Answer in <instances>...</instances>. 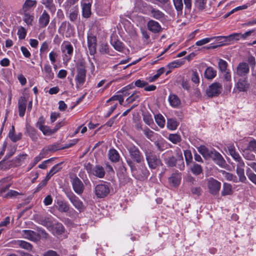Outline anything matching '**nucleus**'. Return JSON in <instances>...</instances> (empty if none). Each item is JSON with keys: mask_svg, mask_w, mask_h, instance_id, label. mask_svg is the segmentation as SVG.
Segmentation results:
<instances>
[{"mask_svg": "<svg viewBox=\"0 0 256 256\" xmlns=\"http://www.w3.org/2000/svg\"><path fill=\"white\" fill-rule=\"evenodd\" d=\"M198 151L206 160L212 159L217 165L224 168L226 165V160L222 156L214 149H209L202 145L197 148Z\"/></svg>", "mask_w": 256, "mask_h": 256, "instance_id": "obj_1", "label": "nucleus"}, {"mask_svg": "<svg viewBox=\"0 0 256 256\" xmlns=\"http://www.w3.org/2000/svg\"><path fill=\"white\" fill-rule=\"evenodd\" d=\"M76 74L75 77L76 85L77 88H81L86 80V66L82 60L79 61L76 66Z\"/></svg>", "mask_w": 256, "mask_h": 256, "instance_id": "obj_2", "label": "nucleus"}, {"mask_svg": "<svg viewBox=\"0 0 256 256\" xmlns=\"http://www.w3.org/2000/svg\"><path fill=\"white\" fill-rule=\"evenodd\" d=\"M146 158L149 167L152 169L156 168L161 164V161L159 158L150 150H144Z\"/></svg>", "mask_w": 256, "mask_h": 256, "instance_id": "obj_3", "label": "nucleus"}, {"mask_svg": "<svg viewBox=\"0 0 256 256\" xmlns=\"http://www.w3.org/2000/svg\"><path fill=\"white\" fill-rule=\"evenodd\" d=\"M131 158L137 163L140 164L144 162V158L138 148L134 144H130L127 147Z\"/></svg>", "mask_w": 256, "mask_h": 256, "instance_id": "obj_4", "label": "nucleus"}, {"mask_svg": "<svg viewBox=\"0 0 256 256\" xmlns=\"http://www.w3.org/2000/svg\"><path fill=\"white\" fill-rule=\"evenodd\" d=\"M222 90V86L221 84L214 82L212 83L207 88L206 94L208 98H213L219 96Z\"/></svg>", "mask_w": 256, "mask_h": 256, "instance_id": "obj_5", "label": "nucleus"}, {"mask_svg": "<svg viewBox=\"0 0 256 256\" xmlns=\"http://www.w3.org/2000/svg\"><path fill=\"white\" fill-rule=\"evenodd\" d=\"M66 196L74 206L80 212H83L84 210V206L82 201L76 196L72 192H66Z\"/></svg>", "mask_w": 256, "mask_h": 256, "instance_id": "obj_6", "label": "nucleus"}, {"mask_svg": "<svg viewBox=\"0 0 256 256\" xmlns=\"http://www.w3.org/2000/svg\"><path fill=\"white\" fill-rule=\"evenodd\" d=\"M207 186L210 192L213 195L218 194L221 187V183L212 178L208 180Z\"/></svg>", "mask_w": 256, "mask_h": 256, "instance_id": "obj_7", "label": "nucleus"}, {"mask_svg": "<svg viewBox=\"0 0 256 256\" xmlns=\"http://www.w3.org/2000/svg\"><path fill=\"white\" fill-rule=\"evenodd\" d=\"M94 192L98 198H104L110 192V187L106 182L98 184L95 188Z\"/></svg>", "mask_w": 256, "mask_h": 256, "instance_id": "obj_8", "label": "nucleus"}, {"mask_svg": "<svg viewBox=\"0 0 256 256\" xmlns=\"http://www.w3.org/2000/svg\"><path fill=\"white\" fill-rule=\"evenodd\" d=\"M70 182L74 192L78 195L82 194L84 189V186L81 180L76 176L70 178Z\"/></svg>", "mask_w": 256, "mask_h": 256, "instance_id": "obj_9", "label": "nucleus"}, {"mask_svg": "<svg viewBox=\"0 0 256 256\" xmlns=\"http://www.w3.org/2000/svg\"><path fill=\"white\" fill-rule=\"evenodd\" d=\"M60 48L62 54L65 56L66 61H69L73 54L74 48L72 44L68 41H64Z\"/></svg>", "mask_w": 256, "mask_h": 256, "instance_id": "obj_10", "label": "nucleus"}, {"mask_svg": "<svg viewBox=\"0 0 256 256\" xmlns=\"http://www.w3.org/2000/svg\"><path fill=\"white\" fill-rule=\"evenodd\" d=\"M37 4L38 2L36 0H26L22 4L20 12L34 13Z\"/></svg>", "mask_w": 256, "mask_h": 256, "instance_id": "obj_11", "label": "nucleus"}, {"mask_svg": "<svg viewBox=\"0 0 256 256\" xmlns=\"http://www.w3.org/2000/svg\"><path fill=\"white\" fill-rule=\"evenodd\" d=\"M21 234L23 238L32 242H37L40 240V235L32 230H23Z\"/></svg>", "mask_w": 256, "mask_h": 256, "instance_id": "obj_12", "label": "nucleus"}, {"mask_svg": "<svg viewBox=\"0 0 256 256\" xmlns=\"http://www.w3.org/2000/svg\"><path fill=\"white\" fill-rule=\"evenodd\" d=\"M88 46L90 55H94L96 52V38L92 34L88 35Z\"/></svg>", "mask_w": 256, "mask_h": 256, "instance_id": "obj_13", "label": "nucleus"}, {"mask_svg": "<svg viewBox=\"0 0 256 256\" xmlns=\"http://www.w3.org/2000/svg\"><path fill=\"white\" fill-rule=\"evenodd\" d=\"M157 149L160 151H163L167 148L168 144L166 140L160 134L156 135V137L153 141Z\"/></svg>", "mask_w": 256, "mask_h": 256, "instance_id": "obj_14", "label": "nucleus"}, {"mask_svg": "<svg viewBox=\"0 0 256 256\" xmlns=\"http://www.w3.org/2000/svg\"><path fill=\"white\" fill-rule=\"evenodd\" d=\"M181 178L182 177L180 173L176 172L172 174L168 178V183L171 186L177 187L180 183Z\"/></svg>", "mask_w": 256, "mask_h": 256, "instance_id": "obj_15", "label": "nucleus"}, {"mask_svg": "<svg viewBox=\"0 0 256 256\" xmlns=\"http://www.w3.org/2000/svg\"><path fill=\"white\" fill-rule=\"evenodd\" d=\"M147 27L148 30L153 33H158L162 30L160 24L156 21L151 20L148 22Z\"/></svg>", "mask_w": 256, "mask_h": 256, "instance_id": "obj_16", "label": "nucleus"}, {"mask_svg": "<svg viewBox=\"0 0 256 256\" xmlns=\"http://www.w3.org/2000/svg\"><path fill=\"white\" fill-rule=\"evenodd\" d=\"M56 208L60 212H67L70 210V205L64 200L58 199L56 202Z\"/></svg>", "mask_w": 256, "mask_h": 256, "instance_id": "obj_17", "label": "nucleus"}, {"mask_svg": "<svg viewBox=\"0 0 256 256\" xmlns=\"http://www.w3.org/2000/svg\"><path fill=\"white\" fill-rule=\"evenodd\" d=\"M50 20V16L48 12L44 10L38 18V23L40 28L46 27Z\"/></svg>", "mask_w": 256, "mask_h": 256, "instance_id": "obj_18", "label": "nucleus"}, {"mask_svg": "<svg viewBox=\"0 0 256 256\" xmlns=\"http://www.w3.org/2000/svg\"><path fill=\"white\" fill-rule=\"evenodd\" d=\"M248 65L246 62H241L238 64L236 68L237 74L240 76H244L249 72Z\"/></svg>", "mask_w": 256, "mask_h": 256, "instance_id": "obj_19", "label": "nucleus"}, {"mask_svg": "<svg viewBox=\"0 0 256 256\" xmlns=\"http://www.w3.org/2000/svg\"><path fill=\"white\" fill-rule=\"evenodd\" d=\"M27 100L24 96H21L18 100L19 116L23 117L25 114Z\"/></svg>", "mask_w": 256, "mask_h": 256, "instance_id": "obj_20", "label": "nucleus"}, {"mask_svg": "<svg viewBox=\"0 0 256 256\" xmlns=\"http://www.w3.org/2000/svg\"><path fill=\"white\" fill-rule=\"evenodd\" d=\"M150 14L154 18L160 21L164 20V14L158 9L152 8L150 10Z\"/></svg>", "mask_w": 256, "mask_h": 256, "instance_id": "obj_21", "label": "nucleus"}, {"mask_svg": "<svg viewBox=\"0 0 256 256\" xmlns=\"http://www.w3.org/2000/svg\"><path fill=\"white\" fill-rule=\"evenodd\" d=\"M23 21L28 26H32L34 18V13L22 12Z\"/></svg>", "mask_w": 256, "mask_h": 256, "instance_id": "obj_22", "label": "nucleus"}, {"mask_svg": "<svg viewBox=\"0 0 256 256\" xmlns=\"http://www.w3.org/2000/svg\"><path fill=\"white\" fill-rule=\"evenodd\" d=\"M168 100L170 106L174 108H178L180 106L181 101L176 94H170Z\"/></svg>", "mask_w": 256, "mask_h": 256, "instance_id": "obj_23", "label": "nucleus"}, {"mask_svg": "<svg viewBox=\"0 0 256 256\" xmlns=\"http://www.w3.org/2000/svg\"><path fill=\"white\" fill-rule=\"evenodd\" d=\"M239 92H246L250 87V84L246 80L240 79L236 86Z\"/></svg>", "mask_w": 256, "mask_h": 256, "instance_id": "obj_24", "label": "nucleus"}, {"mask_svg": "<svg viewBox=\"0 0 256 256\" xmlns=\"http://www.w3.org/2000/svg\"><path fill=\"white\" fill-rule=\"evenodd\" d=\"M26 130L28 136L31 138L32 140L36 142L38 140V136L36 130L32 127L30 124H26Z\"/></svg>", "mask_w": 256, "mask_h": 256, "instance_id": "obj_25", "label": "nucleus"}, {"mask_svg": "<svg viewBox=\"0 0 256 256\" xmlns=\"http://www.w3.org/2000/svg\"><path fill=\"white\" fill-rule=\"evenodd\" d=\"M42 72L44 73L46 79L50 80L54 78V74L52 72L51 66L48 64H45L44 68L42 69Z\"/></svg>", "mask_w": 256, "mask_h": 256, "instance_id": "obj_26", "label": "nucleus"}, {"mask_svg": "<svg viewBox=\"0 0 256 256\" xmlns=\"http://www.w3.org/2000/svg\"><path fill=\"white\" fill-rule=\"evenodd\" d=\"M92 174L99 178H103L105 175V171L102 166L96 165L94 167Z\"/></svg>", "mask_w": 256, "mask_h": 256, "instance_id": "obj_27", "label": "nucleus"}, {"mask_svg": "<svg viewBox=\"0 0 256 256\" xmlns=\"http://www.w3.org/2000/svg\"><path fill=\"white\" fill-rule=\"evenodd\" d=\"M216 70L214 68L209 66L205 70L204 76L206 78L212 80L216 76Z\"/></svg>", "mask_w": 256, "mask_h": 256, "instance_id": "obj_28", "label": "nucleus"}, {"mask_svg": "<svg viewBox=\"0 0 256 256\" xmlns=\"http://www.w3.org/2000/svg\"><path fill=\"white\" fill-rule=\"evenodd\" d=\"M108 156L110 160L114 162H118L120 158L118 152L114 148H111L109 150Z\"/></svg>", "mask_w": 256, "mask_h": 256, "instance_id": "obj_29", "label": "nucleus"}, {"mask_svg": "<svg viewBox=\"0 0 256 256\" xmlns=\"http://www.w3.org/2000/svg\"><path fill=\"white\" fill-rule=\"evenodd\" d=\"M190 170L195 176H198L203 173L202 167L196 162H194L190 166Z\"/></svg>", "mask_w": 256, "mask_h": 256, "instance_id": "obj_30", "label": "nucleus"}, {"mask_svg": "<svg viewBox=\"0 0 256 256\" xmlns=\"http://www.w3.org/2000/svg\"><path fill=\"white\" fill-rule=\"evenodd\" d=\"M82 16L84 18H88L91 15V4L88 2V3H84L82 4Z\"/></svg>", "mask_w": 256, "mask_h": 256, "instance_id": "obj_31", "label": "nucleus"}, {"mask_svg": "<svg viewBox=\"0 0 256 256\" xmlns=\"http://www.w3.org/2000/svg\"><path fill=\"white\" fill-rule=\"evenodd\" d=\"M69 16L68 18L72 22H75L78 17V8L77 6L72 8L71 9H69Z\"/></svg>", "mask_w": 256, "mask_h": 256, "instance_id": "obj_32", "label": "nucleus"}, {"mask_svg": "<svg viewBox=\"0 0 256 256\" xmlns=\"http://www.w3.org/2000/svg\"><path fill=\"white\" fill-rule=\"evenodd\" d=\"M14 244L20 248L28 250H32V244L24 240H16L14 242Z\"/></svg>", "mask_w": 256, "mask_h": 256, "instance_id": "obj_33", "label": "nucleus"}, {"mask_svg": "<svg viewBox=\"0 0 256 256\" xmlns=\"http://www.w3.org/2000/svg\"><path fill=\"white\" fill-rule=\"evenodd\" d=\"M65 229L61 223H58L54 226L53 234L56 236H60L64 232Z\"/></svg>", "mask_w": 256, "mask_h": 256, "instance_id": "obj_34", "label": "nucleus"}, {"mask_svg": "<svg viewBox=\"0 0 256 256\" xmlns=\"http://www.w3.org/2000/svg\"><path fill=\"white\" fill-rule=\"evenodd\" d=\"M232 194V186L228 183L224 182L221 194L222 196L230 195Z\"/></svg>", "mask_w": 256, "mask_h": 256, "instance_id": "obj_35", "label": "nucleus"}, {"mask_svg": "<svg viewBox=\"0 0 256 256\" xmlns=\"http://www.w3.org/2000/svg\"><path fill=\"white\" fill-rule=\"evenodd\" d=\"M143 132L146 136L152 142L155 140L156 135H158L147 127L143 130Z\"/></svg>", "mask_w": 256, "mask_h": 256, "instance_id": "obj_36", "label": "nucleus"}, {"mask_svg": "<svg viewBox=\"0 0 256 256\" xmlns=\"http://www.w3.org/2000/svg\"><path fill=\"white\" fill-rule=\"evenodd\" d=\"M111 44L114 48L119 52H122L124 48V44L120 40L116 39H112Z\"/></svg>", "mask_w": 256, "mask_h": 256, "instance_id": "obj_37", "label": "nucleus"}, {"mask_svg": "<svg viewBox=\"0 0 256 256\" xmlns=\"http://www.w3.org/2000/svg\"><path fill=\"white\" fill-rule=\"evenodd\" d=\"M42 4L48 8L52 14H54L56 11V8L53 3V0H43Z\"/></svg>", "mask_w": 256, "mask_h": 256, "instance_id": "obj_38", "label": "nucleus"}, {"mask_svg": "<svg viewBox=\"0 0 256 256\" xmlns=\"http://www.w3.org/2000/svg\"><path fill=\"white\" fill-rule=\"evenodd\" d=\"M178 122L176 118H168L166 126L171 130H175L178 126Z\"/></svg>", "mask_w": 256, "mask_h": 256, "instance_id": "obj_39", "label": "nucleus"}, {"mask_svg": "<svg viewBox=\"0 0 256 256\" xmlns=\"http://www.w3.org/2000/svg\"><path fill=\"white\" fill-rule=\"evenodd\" d=\"M222 176L228 181H232L234 182H238V180L237 177L233 175L232 174L226 172L225 170H221Z\"/></svg>", "mask_w": 256, "mask_h": 256, "instance_id": "obj_40", "label": "nucleus"}, {"mask_svg": "<svg viewBox=\"0 0 256 256\" xmlns=\"http://www.w3.org/2000/svg\"><path fill=\"white\" fill-rule=\"evenodd\" d=\"M61 163L54 165L48 173L47 179H50V178L56 173L59 172L62 169Z\"/></svg>", "mask_w": 256, "mask_h": 256, "instance_id": "obj_41", "label": "nucleus"}, {"mask_svg": "<svg viewBox=\"0 0 256 256\" xmlns=\"http://www.w3.org/2000/svg\"><path fill=\"white\" fill-rule=\"evenodd\" d=\"M173 2L176 10L178 15L182 14L184 7L182 0H173Z\"/></svg>", "mask_w": 256, "mask_h": 256, "instance_id": "obj_42", "label": "nucleus"}, {"mask_svg": "<svg viewBox=\"0 0 256 256\" xmlns=\"http://www.w3.org/2000/svg\"><path fill=\"white\" fill-rule=\"evenodd\" d=\"M246 174L248 178L255 185H256V174L254 173L250 168L246 170Z\"/></svg>", "mask_w": 256, "mask_h": 256, "instance_id": "obj_43", "label": "nucleus"}, {"mask_svg": "<svg viewBox=\"0 0 256 256\" xmlns=\"http://www.w3.org/2000/svg\"><path fill=\"white\" fill-rule=\"evenodd\" d=\"M155 120L158 125L161 128H163L165 125L164 117L160 114L155 116Z\"/></svg>", "mask_w": 256, "mask_h": 256, "instance_id": "obj_44", "label": "nucleus"}, {"mask_svg": "<svg viewBox=\"0 0 256 256\" xmlns=\"http://www.w3.org/2000/svg\"><path fill=\"white\" fill-rule=\"evenodd\" d=\"M236 174L238 176L239 180L242 182H245L246 180V176L244 175V168H238L236 169Z\"/></svg>", "mask_w": 256, "mask_h": 256, "instance_id": "obj_45", "label": "nucleus"}, {"mask_svg": "<svg viewBox=\"0 0 256 256\" xmlns=\"http://www.w3.org/2000/svg\"><path fill=\"white\" fill-rule=\"evenodd\" d=\"M135 101H137V102L140 101V96L138 94L137 92H134L133 94H131L126 99V102H128V104H130Z\"/></svg>", "mask_w": 256, "mask_h": 256, "instance_id": "obj_46", "label": "nucleus"}, {"mask_svg": "<svg viewBox=\"0 0 256 256\" xmlns=\"http://www.w3.org/2000/svg\"><path fill=\"white\" fill-rule=\"evenodd\" d=\"M178 154V160L180 164H178V168L180 170H182L184 168V164L183 160V158L182 156V153L179 150L177 152Z\"/></svg>", "mask_w": 256, "mask_h": 256, "instance_id": "obj_47", "label": "nucleus"}, {"mask_svg": "<svg viewBox=\"0 0 256 256\" xmlns=\"http://www.w3.org/2000/svg\"><path fill=\"white\" fill-rule=\"evenodd\" d=\"M168 140L173 144H176L181 141V137L178 134H170Z\"/></svg>", "mask_w": 256, "mask_h": 256, "instance_id": "obj_48", "label": "nucleus"}, {"mask_svg": "<svg viewBox=\"0 0 256 256\" xmlns=\"http://www.w3.org/2000/svg\"><path fill=\"white\" fill-rule=\"evenodd\" d=\"M218 67L222 72H226L228 67V63L226 60L220 59L218 62Z\"/></svg>", "mask_w": 256, "mask_h": 256, "instance_id": "obj_49", "label": "nucleus"}, {"mask_svg": "<svg viewBox=\"0 0 256 256\" xmlns=\"http://www.w3.org/2000/svg\"><path fill=\"white\" fill-rule=\"evenodd\" d=\"M27 31L26 29L22 26H20L18 30L17 34L18 36V38L20 40H24L25 38L26 35Z\"/></svg>", "mask_w": 256, "mask_h": 256, "instance_id": "obj_50", "label": "nucleus"}, {"mask_svg": "<svg viewBox=\"0 0 256 256\" xmlns=\"http://www.w3.org/2000/svg\"><path fill=\"white\" fill-rule=\"evenodd\" d=\"M74 34V30L70 24H68V27L66 28L64 35L66 38H70L73 36Z\"/></svg>", "mask_w": 256, "mask_h": 256, "instance_id": "obj_51", "label": "nucleus"}, {"mask_svg": "<svg viewBox=\"0 0 256 256\" xmlns=\"http://www.w3.org/2000/svg\"><path fill=\"white\" fill-rule=\"evenodd\" d=\"M164 71V68H161L160 69H158L157 71V72L156 74H154V76L150 77L148 78V81L150 82H154L156 80H157L160 76L162 74Z\"/></svg>", "mask_w": 256, "mask_h": 256, "instance_id": "obj_52", "label": "nucleus"}, {"mask_svg": "<svg viewBox=\"0 0 256 256\" xmlns=\"http://www.w3.org/2000/svg\"><path fill=\"white\" fill-rule=\"evenodd\" d=\"M226 36L227 42H229L233 40H238L242 38L240 33H233Z\"/></svg>", "mask_w": 256, "mask_h": 256, "instance_id": "obj_53", "label": "nucleus"}, {"mask_svg": "<svg viewBox=\"0 0 256 256\" xmlns=\"http://www.w3.org/2000/svg\"><path fill=\"white\" fill-rule=\"evenodd\" d=\"M124 98L122 95L118 94V95H114L112 97H111L110 98H109L106 102H109L112 100H118L119 102V103L120 104H122L124 102Z\"/></svg>", "mask_w": 256, "mask_h": 256, "instance_id": "obj_54", "label": "nucleus"}, {"mask_svg": "<svg viewBox=\"0 0 256 256\" xmlns=\"http://www.w3.org/2000/svg\"><path fill=\"white\" fill-rule=\"evenodd\" d=\"M42 134L45 136H50L54 134V132L52 129H50L48 126L44 125L41 128H40Z\"/></svg>", "mask_w": 256, "mask_h": 256, "instance_id": "obj_55", "label": "nucleus"}, {"mask_svg": "<svg viewBox=\"0 0 256 256\" xmlns=\"http://www.w3.org/2000/svg\"><path fill=\"white\" fill-rule=\"evenodd\" d=\"M184 12L185 14L190 13L192 8V0H184Z\"/></svg>", "mask_w": 256, "mask_h": 256, "instance_id": "obj_56", "label": "nucleus"}, {"mask_svg": "<svg viewBox=\"0 0 256 256\" xmlns=\"http://www.w3.org/2000/svg\"><path fill=\"white\" fill-rule=\"evenodd\" d=\"M207 2V0H195V4L198 9L200 10H204Z\"/></svg>", "mask_w": 256, "mask_h": 256, "instance_id": "obj_57", "label": "nucleus"}, {"mask_svg": "<svg viewBox=\"0 0 256 256\" xmlns=\"http://www.w3.org/2000/svg\"><path fill=\"white\" fill-rule=\"evenodd\" d=\"M184 156L185 157L186 162L187 164H189L191 162L192 156L190 150H186L184 151Z\"/></svg>", "mask_w": 256, "mask_h": 256, "instance_id": "obj_58", "label": "nucleus"}, {"mask_svg": "<svg viewBox=\"0 0 256 256\" xmlns=\"http://www.w3.org/2000/svg\"><path fill=\"white\" fill-rule=\"evenodd\" d=\"M178 155V154H176ZM178 160V158H176L174 156H172L167 158L166 163L169 166H176V162Z\"/></svg>", "mask_w": 256, "mask_h": 256, "instance_id": "obj_59", "label": "nucleus"}, {"mask_svg": "<svg viewBox=\"0 0 256 256\" xmlns=\"http://www.w3.org/2000/svg\"><path fill=\"white\" fill-rule=\"evenodd\" d=\"M8 136L12 142H16L22 138V134L20 132L17 134H16L15 133L12 134H8Z\"/></svg>", "mask_w": 256, "mask_h": 256, "instance_id": "obj_60", "label": "nucleus"}, {"mask_svg": "<svg viewBox=\"0 0 256 256\" xmlns=\"http://www.w3.org/2000/svg\"><path fill=\"white\" fill-rule=\"evenodd\" d=\"M68 24H70L68 22L66 21H64L62 22L60 26L58 28V30L59 33L62 35H64L66 28L68 27Z\"/></svg>", "mask_w": 256, "mask_h": 256, "instance_id": "obj_61", "label": "nucleus"}, {"mask_svg": "<svg viewBox=\"0 0 256 256\" xmlns=\"http://www.w3.org/2000/svg\"><path fill=\"white\" fill-rule=\"evenodd\" d=\"M212 40V38H206L196 42V45L197 46H201L210 42Z\"/></svg>", "mask_w": 256, "mask_h": 256, "instance_id": "obj_62", "label": "nucleus"}, {"mask_svg": "<svg viewBox=\"0 0 256 256\" xmlns=\"http://www.w3.org/2000/svg\"><path fill=\"white\" fill-rule=\"evenodd\" d=\"M78 1V0H66V2L64 4L66 10L68 12L70 6L74 5Z\"/></svg>", "mask_w": 256, "mask_h": 256, "instance_id": "obj_63", "label": "nucleus"}, {"mask_svg": "<svg viewBox=\"0 0 256 256\" xmlns=\"http://www.w3.org/2000/svg\"><path fill=\"white\" fill-rule=\"evenodd\" d=\"M191 80L193 82L196 84H198L200 82V76L196 71L192 72Z\"/></svg>", "mask_w": 256, "mask_h": 256, "instance_id": "obj_64", "label": "nucleus"}]
</instances>
